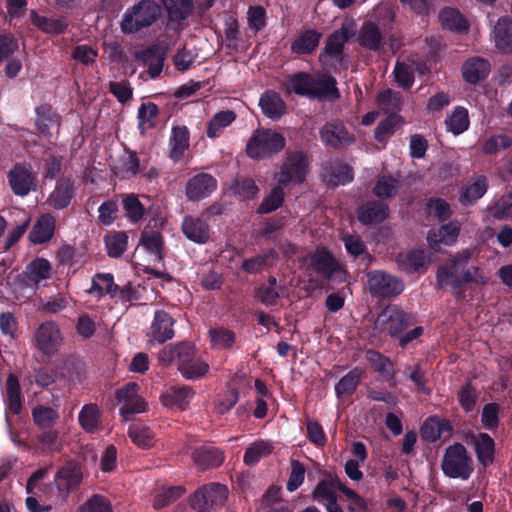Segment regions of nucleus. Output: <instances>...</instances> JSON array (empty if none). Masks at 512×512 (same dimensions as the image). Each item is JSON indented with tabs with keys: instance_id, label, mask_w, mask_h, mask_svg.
Returning <instances> with one entry per match:
<instances>
[{
	"instance_id": "f257e3e1",
	"label": "nucleus",
	"mask_w": 512,
	"mask_h": 512,
	"mask_svg": "<svg viewBox=\"0 0 512 512\" xmlns=\"http://www.w3.org/2000/svg\"><path fill=\"white\" fill-rule=\"evenodd\" d=\"M308 171L307 158L302 153L290 155L274 176L277 185L264 198L259 207L261 213H269L281 206L284 199L283 188L292 183H302Z\"/></svg>"
},
{
	"instance_id": "f03ea898",
	"label": "nucleus",
	"mask_w": 512,
	"mask_h": 512,
	"mask_svg": "<svg viewBox=\"0 0 512 512\" xmlns=\"http://www.w3.org/2000/svg\"><path fill=\"white\" fill-rule=\"evenodd\" d=\"M474 255L473 250L466 249L455 255L449 265L439 268L437 279L440 285L458 287L462 284L485 285L488 275L479 266H468Z\"/></svg>"
},
{
	"instance_id": "7ed1b4c3",
	"label": "nucleus",
	"mask_w": 512,
	"mask_h": 512,
	"mask_svg": "<svg viewBox=\"0 0 512 512\" xmlns=\"http://www.w3.org/2000/svg\"><path fill=\"white\" fill-rule=\"evenodd\" d=\"M51 465H45L35 470L26 483V507L30 512H50L51 504H45V500L52 497L55 483L50 481Z\"/></svg>"
},
{
	"instance_id": "20e7f679",
	"label": "nucleus",
	"mask_w": 512,
	"mask_h": 512,
	"mask_svg": "<svg viewBox=\"0 0 512 512\" xmlns=\"http://www.w3.org/2000/svg\"><path fill=\"white\" fill-rule=\"evenodd\" d=\"M285 146V138L278 132L269 129H258L250 137L246 152L253 159H264L281 151Z\"/></svg>"
},
{
	"instance_id": "39448f33",
	"label": "nucleus",
	"mask_w": 512,
	"mask_h": 512,
	"mask_svg": "<svg viewBox=\"0 0 512 512\" xmlns=\"http://www.w3.org/2000/svg\"><path fill=\"white\" fill-rule=\"evenodd\" d=\"M304 265L310 273V276L316 274L317 285H322V279H331L343 281L346 278L345 271L334 261L331 255L326 251H317L304 259Z\"/></svg>"
},
{
	"instance_id": "423d86ee",
	"label": "nucleus",
	"mask_w": 512,
	"mask_h": 512,
	"mask_svg": "<svg viewBox=\"0 0 512 512\" xmlns=\"http://www.w3.org/2000/svg\"><path fill=\"white\" fill-rule=\"evenodd\" d=\"M442 470L450 478L467 480L473 472L472 459L459 443L449 446L442 461Z\"/></svg>"
},
{
	"instance_id": "0eeeda50",
	"label": "nucleus",
	"mask_w": 512,
	"mask_h": 512,
	"mask_svg": "<svg viewBox=\"0 0 512 512\" xmlns=\"http://www.w3.org/2000/svg\"><path fill=\"white\" fill-rule=\"evenodd\" d=\"M161 14L158 4L150 0L140 2L133 10L126 13L121 28L125 33H133L143 27H147L154 23Z\"/></svg>"
},
{
	"instance_id": "6e6552de",
	"label": "nucleus",
	"mask_w": 512,
	"mask_h": 512,
	"mask_svg": "<svg viewBox=\"0 0 512 512\" xmlns=\"http://www.w3.org/2000/svg\"><path fill=\"white\" fill-rule=\"evenodd\" d=\"M228 497V489L219 483H211L197 490L192 499V507L199 512H210L222 506Z\"/></svg>"
},
{
	"instance_id": "1a4fd4ad",
	"label": "nucleus",
	"mask_w": 512,
	"mask_h": 512,
	"mask_svg": "<svg viewBox=\"0 0 512 512\" xmlns=\"http://www.w3.org/2000/svg\"><path fill=\"white\" fill-rule=\"evenodd\" d=\"M35 347L46 356L55 355L63 344V336L58 324L53 321L42 323L34 334Z\"/></svg>"
},
{
	"instance_id": "9d476101",
	"label": "nucleus",
	"mask_w": 512,
	"mask_h": 512,
	"mask_svg": "<svg viewBox=\"0 0 512 512\" xmlns=\"http://www.w3.org/2000/svg\"><path fill=\"white\" fill-rule=\"evenodd\" d=\"M52 276V265L45 258H35L29 262L22 274L18 278V285L30 290L32 294L36 292L43 281Z\"/></svg>"
},
{
	"instance_id": "9b49d317",
	"label": "nucleus",
	"mask_w": 512,
	"mask_h": 512,
	"mask_svg": "<svg viewBox=\"0 0 512 512\" xmlns=\"http://www.w3.org/2000/svg\"><path fill=\"white\" fill-rule=\"evenodd\" d=\"M83 480V470L76 461H66L56 472L54 483L61 495L65 497L76 490Z\"/></svg>"
},
{
	"instance_id": "f8f14e48",
	"label": "nucleus",
	"mask_w": 512,
	"mask_h": 512,
	"mask_svg": "<svg viewBox=\"0 0 512 512\" xmlns=\"http://www.w3.org/2000/svg\"><path fill=\"white\" fill-rule=\"evenodd\" d=\"M367 285L372 294L379 296H395L404 289V285L399 279L378 270L367 274Z\"/></svg>"
},
{
	"instance_id": "ddd939ff",
	"label": "nucleus",
	"mask_w": 512,
	"mask_h": 512,
	"mask_svg": "<svg viewBox=\"0 0 512 512\" xmlns=\"http://www.w3.org/2000/svg\"><path fill=\"white\" fill-rule=\"evenodd\" d=\"M407 325L406 315L395 306L386 307L375 320V329L391 336H397Z\"/></svg>"
},
{
	"instance_id": "4468645a",
	"label": "nucleus",
	"mask_w": 512,
	"mask_h": 512,
	"mask_svg": "<svg viewBox=\"0 0 512 512\" xmlns=\"http://www.w3.org/2000/svg\"><path fill=\"white\" fill-rule=\"evenodd\" d=\"M8 179L12 191L19 196H25L36 188V173L26 165H15L9 171Z\"/></svg>"
},
{
	"instance_id": "2eb2a0df",
	"label": "nucleus",
	"mask_w": 512,
	"mask_h": 512,
	"mask_svg": "<svg viewBox=\"0 0 512 512\" xmlns=\"http://www.w3.org/2000/svg\"><path fill=\"white\" fill-rule=\"evenodd\" d=\"M178 370L186 379H198L203 377L209 370V365L195 355L194 346L185 348L180 355Z\"/></svg>"
},
{
	"instance_id": "dca6fc26",
	"label": "nucleus",
	"mask_w": 512,
	"mask_h": 512,
	"mask_svg": "<svg viewBox=\"0 0 512 512\" xmlns=\"http://www.w3.org/2000/svg\"><path fill=\"white\" fill-rule=\"evenodd\" d=\"M174 320L164 312L157 311L147 333L148 343L161 344L174 336Z\"/></svg>"
},
{
	"instance_id": "f3484780",
	"label": "nucleus",
	"mask_w": 512,
	"mask_h": 512,
	"mask_svg": "<svg viewBox=\"0 0 512 512\" xmlns=\"http://www.w3.org/2000/svg\"><path fill=\"white\" fill-rule=\"evenodd\" d=\"M116 398L122 404L120 414L126 416L130 413H142L146 410L145 401L138 395V385L128 383L116 393Z\"/></svg>"
},
{
	"instance_id": "a211bd4d",
	"label": "nucleus",
	"mask_w": 512,
	"mask_h": 512,
	"mask_svg": "<svg viewBox=\"0 0 512 512\" xmlns=\"http://www.w3.org/2000/svg\"><path fill=\"white\" fill-rule=\"evenodd\" d=\"M322 141L332 147H340L354 141L351 134L343 123L334 121L327 123L320 131Z\"/></svg>"
},
{
	"instance_id": "6ab92c4d",
	"label": "nucleus",
	"mask_w": 512,
	"mask_h": 512,
	"mask_svg": "<svg viewBox=\"0 0 512 512\" xmlns=\"http://www.w3.org/2000/svg\"><path fill=\"white\" fill-rule=\"evenodd\" d=\"M216 180L208 174H198L186 185V195L190 200H200L209 196L216 188Z\"/></svg>"
},
{
	"instance_id": "aec40b11",
	"label": "nucleus",
	"mask_w": 512,
	"mask_h": 512,
	"mask_svg": "<svg viewBox=\"0 0 512 512\" xmlns=\"http://www.w3.org/2000/svg\"><path fill=\"white\" fill-rule=\"evenodd\" d=\"M29 17L31 23L41 32L46 34H62L68 27V22L63 16L48 17L38 14L35 10H31Z\"/></svg>"
},
{
	"instance_id": "412c9836",
	"label": "nucleus",
	"mask_w": 512,
	"mask_h": 512,
	"mask_svg": "<svg viewBox=\"0 0 512 512\" xmlns=\"http://www.w3.org/2000/svg\"><path fill=\"white\" fill-rule=\"evenodd\" d=\"M460 226L457 223H449L432 229L427 235V241L430 248L439 250L440 245H451L456 242L459 235Z\"/></svg>"
},
{
	"instance_id": "4be33fe9",
	"label": "nucleus",
	"mask_w": 512,
	"mask_h": 512,
	"mask_svg": "<svg viewBox=\"0 0 512 512\" xmlns=\"http://www.w3.org/2000/svg\"><path fill=\"white\" fill-rule=\"evenodd\" d=\"M193 395L194 392L189 387H171L161 396V401L164 406L174 411H183L188 407Z\"/></svg>"
},
{
	"instance_id": "5701e85b",
	"label": "nucleus",
	"mask_w": 512,
	"mask_h": 512,
	"mask_svg": "<svg viewBox=\"0 0 512 512\" xmlns=\"http://www.w3.org/2000/svg\"><path fill=\"white\" fill-rule=\"evenodd\" d=\"M73 181L64 177L57 181L55 189L50 193L47 202L54 209H63L69 205L73 196Z\"/></svg>"
},
{
	"instance_id": "b1692460",
	"label": "nucleus",
	"mask_w": 512,
	"mask_h": 512,
	"mask_svg": "<svg viewBox=\"0 0 512 512\" xmlns=\"http://www.w3.org/2000/svg\"><path fill=\"white\" fill-rule=\"evenodd\" d=\"M487 187L486 176L474 175L463 186L459 201L464 205L472 204L486 193Z\"/></svg>"
},
{
	"instance_id": "393cba45",
	"label": "nucleus",
	"mask_w": 512,
	"mask_h": 512,
	"mask_svg": "<svg viewBox=\"0 0 512 512\" xmlns=\"http://www.w3.org/2000/svg\"><path fill=\"white\" fill-rule=\"evenodd\" d=\"M182 231L185 236L198 244H204L209 240V226L200 218L186 216L182 222Z\"/></svg>"
},
{
	"instance_id": "a878e982",
	"label": "nucleus",
	"mask_w": 512,
	"mask_h": 512,
	"mask_svg": "<svg viewBox=\"0 0 512 512\" xmlns=\"http://www.w3.org/2000/svg\"><path fill=\"white\" fill-rule=\"evenodd\" d=\"M490 72V64L483 58L472 57L462 67V75L466 82L475 84L486 78Z\"/></svg>"
},
{
	"instance_id": "bb28decb",
	"label": "nucleus",
	"mask_w": 512,
	"mask_h": 512,
	"mask_svg": "<svg viewBox=\"0 0 512 512\" xmlns=\"http://www.w3.org/2000/svg\"><path fill=\"white\" fill-rule=\"evenodd\" d=\"M495 46L504 52H512V19L501 17L493 30Z\"/></svg>"
},
{
	"instance_id": "cd10ccee",
	"label": "nucleus",
	"mask_w": 512,
	"mask_h": 512,
	"mask_svg": "<svg viewBox=\"0 0 512 512\" xmlns=\"http://www.w3.org/2000/svg\"><path fill=\"white\" fill-rule=\"evenodd\" d=\"M354 32L351 24L343 25L340 30L335 31L328 39L321 59L326 61L328 56H338L350 34Z\"/></svg>"
},
{
	"instance_id": "c85d7f7f",
	"label": "nucleus",
	"mask_w": 512,
	"mask_h": 512,
	"mask_svg": "<svg viewBox=\"0 0 512 512\" xmlns=\"http://www.w3.org/2000/svg\"><path fill=\"white\" fill-rule=\"evenodd\" d=\"M310 96L326 100L337 99L339 92L336 88L335 79L327 75L314 78Z\"/></svg>"
},
{
	"instance_id": "c756f323",
	"label": "nucleus",
	"mask_w": 512,
	"mask_h": 512,
	"mask_svg": "<svg viewBox=\"0 0 512 512\" xmlns=\"http://www.w3.org/2000/svg\"><path fill=\"white\" fill-rule=\"evenodd\" d=\"M450 431L451 424L449 421L432 417L424 422L421 428V436L426 441L435 442L446 434L448 435Z\"/></svg>"
},
{
	"instance_id": "7c9ffc66",
	"label": "nucleus",
	"mask_w": 512,
	"mask_h": 512,
	"mask_svg": "<svg viewBox=\"0 0 512 512\" xmlns=\"http://www.w3.org/2000/svg\"><path fill=\"white\" fill-rule=\"evenodd\" d=\"M55 219L49 215H42L34 224L29 238L34 244H42L49 241L54 233Z\"/></svg>"
},
{
	"instance_id": "2f4dec72",
	"label": "nucleus",
	"mask_w": 512,
	"mask_h": 512,
	"mask_svg": "<svg viewBox=\"0 0 512 512\" xmlns=\"http://www.w3.org/2000/svg\"><path fill=\"white\" fill-rule=\"evenodd\" d=\"M259 105L263 114L271 119H279L286 111L284 101L273 91L264 93L259 100Z\"/></svg>"
},
{
	"instance_id": "473e14b6",
	"label": "nucleus",
	"mask_w": 512,
	"mask_h": 512,
	"mask_svg": "<svg viewBox=\"0 0 512 512\" xmlns=\"http://www.w3.org/2000/svg\"><path fill=\"white\" fill-rule=\"evenodd\" d=\"M192 456L194 462L203 469L219 466L224 460L222 452L212 446L198 447Z\"/></svg>"
},
{
	"instance_id": "72a5a7b5",
	"label": "nucleus",
	"mask_w": 512,
	"mask_h": 512,
	"mask_svg": "<svg viewBox=\"0 0 512 512\" xmlns=\"http://www.w3.org/2000/svg\"><path fill=\"white\" fill-rule=\"evenodd\" d=\"M236 120V113L232 110L217 112L207 124V137L218 138L224 130Z\"/></svg>"
},
{
	"instance_id": "f704fd0d",
	"label": "nucleus",
	"mask_w": 512,
	"mask_h": 512,
	"mask_svg": "<svg viewBox=\"0 0 512 512\" xmlns=\"http://www.w3.org/2000/svg\"><path fill=\"white\" fill-rule=\"evenodd\" d=\"M387 216L388 207L384 203L370 202L358 210L359 221L366 225L382 222Z\"/></svg>"
},
{
	"instance_id": "c9c22d12",
	"label": "nucleus",
	"mask_w": 512,
	"mask_h": 512,
	"mask_svg": "<svg viewBox=\"0 0 512 512\" xmlns=\"http://www.w3.org/2000/svg\"><path fill=\"white\" fill-rule=\"evenodd\" d=\"M78 421L83 430L88 433L96 432L101 423V411L95 404H85L79 414Z\"/></svg>"
},
{
	"instance_id": "e433bc0d",
	"label": "nucleus",
	"mask_w": 512,
	"mask_h": 512,
	"mask_svg": "<svg viewBox=\"0 0 512 512\" xmlns=\"http://www.w3.org/2000/svg\"><path fill=\"white\" fill-rule=\"evenodd\" d=\"M140 246L150 255L153 262H159L163 254V240L159 232L144 231Z\"/></svg>"
},
{
	"instance_id": "4c0bfd02",
	"label": "nucleus",
	"mask_w": 512,
	"mask_h": 512,
	"mask_svg": "<svg viewBox=\"0 0 512 512\" xmlns=\"http://www.w3.org/2000/svg\"><path fill=\"white\" fill-rule=\"evenodd\" d=\"M321 36V33L315 30H306L293 41L291 49L296 54L312 53L317 48Z\"/></svg>"
},
{
	"instance_id": "58836bf2",
	"label": "nucleus",
	"mask_w": 512,
	"mask_h": 512,
	"mask_svg": "<svg viewBox=\"0 0 512 512\" xmlns=\"http://www.w3.org/2000/svg\"><path fill=\"white\" fill-rule=\"evenodd\" d=\"M398 261L403 270L414 272L426 269L431 258L423 250H413L404 256H400Z\"/></svg>"
},
{
	"instance_id": "ea45409f",
	"label": "nucleus",
	"mask_w": 512,
	"mask_h": 512,
	"mask_svg": "<svg viewBox=\"0 0 512 512\" xmlns=\"http://www.w3.org/2000/svg\"><path fill=\"white\" fill-rule=\"evenodd\" d=\"M468 111L463 107H456L445 120L446 128L454 135L465 132L469 127Z\"/></svg>"
},
{
	"instance_id": "a19ab883",
	"label": "nucleus",
	"mask_w": 512,
	"mask_h": 512,
	"mask_svg": "<svg viewBox=\"0 0 512 512\" xmlns=\"http://www.w3.org/2000/svg\"><path fill=\"white\" fill-rule=\"evenodd\" d=\"M117 291V285L114 283V278L110 273L97 274L93 277L92 286L89 293L102 297L104 295L113 296Z\"/></svg>"
},
{
	"instance_id": "79ce46f5",
	"label": "nucleus",
	"mask_w": 512,
	"mask_h": 512,
	"mask_svg": "<svg viewBox=\"0 0 512 512\" xmlns=\"http://www.w3.org/2000/svg\"><path fill=\"white\" fill-rule=\"evenodd\" d=\"M6 400L8 411L12 414H18L22 407L21 392L18 378L10 374L6 381Z\"/></svg>"
},
{
	"instance_id": "37998d69",
	"label": "nucleus",
	"mask_w": 512,
	"mask_h": 512,
	"mask_svg": "<svg viewBox=\"0 0 512 512\" xmlns=\"http://www.w3.org/2000/svg\"><path fill=\"white\" fill-rule=\"evenodd\" d=\"M273 451V445L270 441H256L252 443L245 451L243 461L246 465H254L260 459L267 457Z\"/></svg>"
},
{
	"instance_id": "c03bdc74",
	"label": "nucleus",
	"mask_w": 512,
	"mask_h": 512,
	"mask_svg": "<svg viewBox=\"0 0 512 512\" xmlns=\"http://www.w3.org/2000/svg\"><path fill=\"white\" fill-rule=\"evenodd\" d=\"M338 479L323 480L316 486L313 496L319 502L326 501V504L337 503L336 490H339Z\"/></svg>"
},
{
	"instance_id": "a18cd8bd",
	"label": "nucleus",
	"mask_w": 512,
	"mask_h": 512,
	"mask_svg": "<svg viewBox=\"0 0 512 512\" xmlns=\"http://www.w3.org/2000/svg\"><path fill=\"white\" fill-rule=\"evenodd\" d=\"M128 435L140 448H150L154 445V434L146 425L142 423H136L129 427Z\"/></svg>"
},
{
	"instance_id": "49530a36",
	"label": "nucleus",
	"mask_w": 512,
	"mask_h": 512,
	"mask_svg": "<svg viewBox=\"0 0 512 512\" xmlns=\"http://www.w3.org/2000/svg\"><path fill=\"white\" fill-rule=\"evenodd\" d=\"M439 18L442 26L446 29L462 32L468 28L467 21L459 11L453 8L443 9L439 15Z\"/></svg>"
},
{
	"instance_id": "de8ad7c7",
	"label": "nucleus",
	"mask_w": 512,
	"mask_h": 512,
	"mask_svg": "<svg viewBox=\"0 0 512 512\" xmlns=\"http://www.w3.org/2000/svg\"><path fill=\"white\" fill-rule=\"evenodd\" d=\"M475 448L479 461L483 465H488L493 460L494 441L486 433H479L475 439Z\"/></svg>"
},
{
	"instance_id": "09e8293b",
	"label": "nucleus",
	"mask_w": 512,
	"mask_h": 512,
	"mask_svg": "<svg viewBox=\"0 0 512 512\" xmlns=\"http://www.w3.org/2000/svg\"><path fill=\"white\" fill-rule=\"evenodd\" d=\"M171 157L180 158L184 151L189 147V132L186 127H175L172 130L171 138Z\"/></svg>"
},
{
	"instance_id": "8fccbe9b",
	"label": "nucleus",
	"mask_w": 512,
	"mask_h": 512,
	"mask_svg": "<svg viewBox=\"0 0 512 512\" xmlns=\"http://www.w3.org/2000/svg\"><path fill=\"white\" fill-rule=\"evenodd\" d=\"M158 107L151 102L143 103L138 109V126L142 133L155 126Z\"/></svg>"
},
{
	"instance_id": "3c124183",
	"label": "nucleus",
	"mask_w": 512,
	"mask_h": 512,
	"mask_svg": "<svg viewBox=\"0 0 512 512\" xmlns=\"http://www.w3.org/2000/svg\"><path fill=\"white\" fill-rule=\"evenodd\" d=\"M171 19L182 20L187 18L192 12L191 0H162Z\"/></svg>"
},
{
	"instance_id": "603ef678",
	"label": "nucleus",
	"mask_w": 512,
	"mask_h": 512,
	"mask_svg": "<svg viewBox=\"0 0 512 512\" xmlns=\"http://www.w3.org/2000/svg\"><path fill=\"white\" fill-rule=\"evenodd\" d=\"M128 236L124 232H113L105 237L107 253L111 257H119L127 248Z\"/></svg>"
},
{
	"instance_id": "864d4df0",
	"label": "nucleus",
	"mask_w": 512,
	"mask_h": 512,
	"mask_svg": "<svg viewBox=\"0 0 512 512\" xmlns=\"http://www.w3.org/2000/svg\"><path fill=\"white\" fill-rule=\"evenodd\" d=\"M361 375V370L354 369L342 377L335 388L338 397L351 395L355 391Z\"/></svg>"
},
{
	"instance_id": "5fc2aeb1",
	"label": "nucleus",
	"mask_w": 512,
	"mask_h": 512,
	"mask_svg": "<svg viewBox=\"0 0 512 512\" xmlns=\"http://www.w3.org/2000/svg\"><path fill=\"white\" fill-rule=\"evenodd\" d=\"M77 512H112V507L107 498L93 495L78 508Z\"/></svg>"
},
{
	"instance_id": "6e6d98bb",
	"label": "nucleus",
	"mask_w": 512,
	"mask_h": 512,
	"mask_svg": "<svg viewBox=\"0 0 512 512\" xmlns=\"http://www.w3.org/2000/svg\"><path fill=\"white\" fill-rule=\"evenodd\" d=\"M210 341L213 347L223 349L230 347L234 340V334L225 328H215L209 331Z\"/></svg>"
},
{
	"instance_id": "4d7b16f0",
	"label": "nucleus",
	"mask_w": 512,
	"mask_h": 512,
	"mask_svg": "<svg viewBox=\"0 0 512 512\" xmlns=\"http://www.w3.org/2000/svg\"><path fill=\"white\" fill-rule=\"evenodd\" d=\"M190 346H191V344H188V343H182L177 346H173V345L166 346L159 353V361L164 365L176 363L179 366L180 355L185 350V348L190 347Z\"/></svg>"
},
{
	"instance_id": "13d9d810",
	"label": "nucleus",
	"mask_w": 512,
	"mask_h": 512,
	"mask_svg": "<svg viewBox=\"0 0 512 512\" xmlns=\"http://www.w3.org/2000/svg\"><path fill=\"white\" fill-rule=\"evenodd\" d=\"M381 35L378 28L371 23L366 24L362 29L361 44L371 50L379 47Z\"/></svg>"
},
{
	"instance_id": "bf43d9fd",
	"label": "nucleus",
	"mask_w": 512,
	"mask_h": 512,
	"mask_svg": "<svg viewBox=\"0 0 512 512\" xmlns=\"http://www.w3.org/2000/svg\"><path fill=\"white\" fill-rule=\"evenodd\" d=\"M123 206L127 216L133 222L139 221L144 215V207L134 195H127L123 199Z\"/></svg>"
},
{
	"instance_id": "052dcab7",
	"label": "nucleus",
	"mask_w": 512,
	"mask_h": 512,
	"mask_svg": "<svg viewBox=\"0 0 512 512\" xmlns=\"http://www.w3.org/2000/svg\"><path fill=\"white\" fill-rule=\"evenodd\" d=\"M97 56V50L88 45L76 46L71 54L73 60L87 66L94 64Z\"/></svg>"
},
{
	"instance_id": "680f3d73",
	"label": "nucleus",
	"mask_w": 512,
	"mask_h": 512,
	"mask_svg": "<svg viewBox=\"0 0 512 512\" xmlns=\"http://www.w3.org/2000/svg\"><path fill=\"white\" fill-rule=\"evenodd\" d=\"M183 493L182 488L180 487H169L160 491L156 496L153 502V507L155 509H161L171 502L175 501L178 497H180Z\"/></svg>"
},
{
	"instance_id": "e2e57ef3",
	"label": "nucleus",
	"mask_w": 512,
	"mask_h": 512,
	"mask_svg": "<svg viewBox=\"0 0 512 512\" xmlns=\"http://www.w3.org/2000/svg\"><path fill=\"white\" fill-rule=\"evenodd\" d=\"M33 417L39 426L49 427L57 421L58 414L50 407L38 406L33 410Z\"/></svg>"
},
{
	"instance_id": "0e129e2a",
	"label": "nucleus",
	"mask_w": 512,
	"mask_h": 512,
	"mask_svg": "<svg viewBox=\"0 0 512 512\" xmlns=\"http://www.w3.org/2000/svg\"><path fill=\"white\" fill-rule=\"evenodd\" d=\"M314 78L307 74H298L290 80V90L300 95L311 94V88Z\"/></svg>"
},
{
	"instance_id": "69168bd1",
	"label": "nucleus",
	"mask_w": 512,
	"mask_h": 512,
	"mask_svg": "<svg viewBox=\"0 0 512 512\" xmlns=\"http://www.w3.org/2000/svg\"><path fill=\"white\" fill-rule=\"evenodd\" d=\"M341 240L348 254L354 257L366 254L365 245L359 236L347 233L342 235Z\"/></svg>"
},
{
	"instance_id": "338daca9",
	"label": "nucleus",
	"mask_w": 512,
	"mask_h": 512,
	"mask_svg": "<svg viewBox=\"0 0 512 512\" xmlns=\"http://www.w3.org/2000/svg\"><path fill=\"white\" fill-rule=\"evenodd\" d=\"M397 192V182L392 177H381L374 188V193L380 198L392 197Z\"/></svg>"
},
{
	"instance_id": "774afa93",
	"label": "nucleus",
	"mask_w": 512,
	"mask_h": 512,
	"mask_svg": "<svg viewBox=\"0 0 512 512\" xmlns=\"http://www.w3.org/2000/svg\"><path fill=\"white\" fill-rule=\"evenodd\" d=\"M377 102L384 112H390L399 108L400 97L391 90H383L379 93Z\"/></svg>"
}]
</instances>
